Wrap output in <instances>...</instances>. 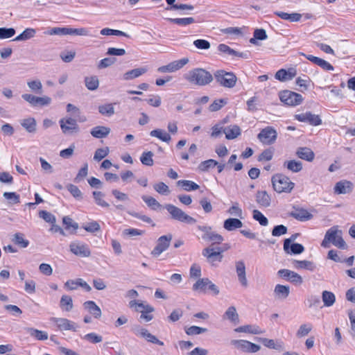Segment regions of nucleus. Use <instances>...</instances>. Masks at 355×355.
<instances>
[{"mask_svg":"<svg viewBox=\"0 0 355 355\" xmlns=\"http://www.w3.org/2000/svg\"><path fill=\"white\" fill-rule=\"evenodd\" d=\"M67 35L88 36L89 31L86 28H73L67 27Z\"/></svg>","mask_w":355,"mask_h":355,"instance_id":"obj_52","label":"nucleus"},{"mask_svg":"<svg viewBox=\"0 0 355 355\" xmlns=\"http://www.w3.org/2000/svg\"><path fill=\"white\" fill-rule=\"evenodd\" d=\"M214 77L216 82L225 87L232 88L236 82V77L233 73L224 70L216 71L214 73Z\"/></svg>","mask_w":355,"mask_h":355,"instance_id":"obj_5","label":"nucleus"},{"mask_svg":"<svg viewBox=\"0 0 355 355\" xmlns=\"http://www.w3.org/2000/svg\"><path fill=\"white\" fill-rule=\"evenodd\" d=\"M172 238L171 234L160 236L157 240L156 246L152 250L151 254L154 257H159L163 252L168 248Z\"/></svg>","mask_w":355,"mask_h":355,"instance_id":"obj_8","label":"nucleus"},{"mask_svg":"<svg viewBox=\"0 0 355 355\" xmlns=\"http://www.w3.org/2000/svg\"><path fill=\"white\" fill-rule=\"evenodd\" d=\"M171 22L178 24L179 26H185L189 24L194 23L196 21L193 17H186V18H169L168 19Z\"/></svg>","mask_w":355,"mask_h":355,"instance_id":"obj_47","label":"nucleus"},{"mask_svg":"<svg viewBox=\"0 0 355 355\" xmlns=\"http://www.w3.org/2000/svg\"><path fill=\"white\" fill-rule=\"evenodd\" d=\"M150 135L157 137L162 141L168 143L171 140V135L162 129H155L150 132Z\"/></svg>","mask_w":355,"mask_h":355,"instance_id":"obj_33","label":"nucleus"},{"mask_svg":"<svg viewBox=\"0 0 355 355\" xmlns=\"http://www.w3.org/2000/svg\"><path fill=\"white\" fill-rule=\"evenodd\" d=\"M98 112L105 116H112L114 114V108L112 103L102 105L98 107Z\"/></svg>","mask_w":355,"mask_h":355,"instance_id":"obj_49","label":"nucleus"},{"mask_svg":"<svg viewBox=\"0 0 355 355\" xmlns=\"http://www.w3.org/2000/svg\"><path fill=\"white\" fill-rule=\"evenodd\" d=\"M296 155L299 158L308 162H311L315 157L313 150L307 147L298 148L296 151Z\"/></svg>","mask_w":355,"mask_h":355,"instance_id":"obj_24","label":"nucleus"},{"mask_svg":"<svg viewBox=\"0 0 355 355\" xmlns=\"http://www.w3.org/2000/svg\"><path fill=\"white\" fill-rule=\"evenodd\" d=\"M290 216L300 221H307L313 218V216L307 209L304 208H294Z\"/></svg>","mask_w":355,"mask_h":355,"instance_id":"obj_15","label":"nucleus"},{"mask_svg":"<svg viewBox=\"0 0 355 355\" xmlns=\"http://www.w3.org/2000/svg\"><path fill=\"white\" fill-rule=\"evenodd\" d=\"M51 320L57 325L60 331H76L78 326L76 323L67 318H53Z\"/></svg>","mask_w":355,"mask_h":355,"instance_id":"obj_12","label":"nucleus"},{"mask_svg":"<svg viewBox=\"0 0 355 355\" xmlns=\"http://www.w3.org/2000/svg\"><path fill=\"white\" fill-rule=\"evenodd\" d=\"M36 31L34 28H26L21 34L17 36L13 41H25L35 36Z\"/></svg>","mask_w":355,"mask_h":355,"instance_id":"obj_38","label":"nucleus"},{"mask_svg":"<svg viewBox=\"0 0 355 355\" xmlns=\"http://www.w3.org/2000/svg\"><path fill=\"white\" fill-rule=\"evenodd\" d=\"M15 34V30L13 28H0V39L12 37Z\"/></svg>","mask_w":355,"mask_h":355,"instance_id":"obj_62","label":"nucleus"},{"mask_svg":"<svg viewBox=\"0 0 355 355\" xmlns=\"http://www.w3.org/2000/svg\"><path fill=\"white\" fill-rule=\"evenodd\" d=\"M62 223L64 225L65 230H69L71 228L73 229L71 233H75L78 228V224L74 222L69 216L63 217Z\"/></svg>","mask_w":355,"mask_h":355,"instance_id":"obj_44","label":"nucleus"},{"mask_svg":"<svg viewBox=\"0 0 355 355\" xmlns=\"http://www.w3.org/2000/svg\"><path fill=\"white\" fill-rule=\"evenodd\" d=\"M207 331V329L198 326H191L185 329V332L189 336L198 335Z\"/></svg>","mask_w":355,"mask_h":355,"instance_id":"obj_54","label":"nucleus"},{"mask_svg":"<svg viewBox=\"0 0 355 355\" xmlns=\"http://www.w3.org/2000/svg\"><path fill=\"white\" fill-rule=\"evenodd\" d=\"M224 134L227 139H234L241 134V128L236 125H230L224 128Z\"/></svg>","mask_w":355,"mask_h":355,"instance_id":"obj_25","label":"nucleus"},{"mask_svg":"<svg viewBox=\"0 0 355 355\" xmlns=\"http://www.w3.org/2000/svg\"><path fill=\"white\" fill-rule=\"evenodd\" d=\"M85 83L89 90L94 91L98 87L99 80L96 76L85 77Z\"/></svg>","mask_w":355,"mask_h":355,"instance_id":"obj_39","label":"nucleus"},{"mask_svg":"<svg viewBox=\"0 0 355 355\" xmlns=\"http://www.w3.org/2000/svg\"><path fill=\"white\" fill-rule=\"evenodd\" d=\"M274 14L281 19L289 21L291 22L299 21L302 18V15L296 12L289 14L282 11H275Z\"/></svg>","mask_w":355,"mask_h":355,"instance_id":"obj_27","label":"nucleus"},{"mask_svg":"<svg viewBox=\"0 0 355 355\" xmlns=\"http://www.w3.org/2000/svg\"><path fill=\"white\" fill-rule=\"evenodd\" d=\"M243 226V223L238 218H230L224 221L223 227L227 231H234L236 229L241 228Z\"/></svg>","mask_w":355,"mask_h":355,"instance_id":"obj_29","label":"nucleus"},{"mask_svg":"<svg viewBox=\"0 0 355 355\" xmlns=\"http://www.w3.org/2000/svg\"><path fill=\"white\" fill-rule=\"evenodd\" d=\"M153 188L157 193L161 195L168 196L171 193L168 187L162 182L155 184L153 185Z\"/></svg>","mask_w":355,"mask_h":355,"instance_id":"obj_50","label":"nucleus"},{"mask_svg":"<svg viewBox=\"0 0 355 355\" xmlns=\"http://www.w3.org/2000/svg\"><path fill=\"white\" fill-rule=\"evenodd\" d=\"M216 165H218V162L212 159L202 162L199 166L198 168L199 170L202 171H207L211 168L215 167Z\"/></svg>","mask_w":355,"mask_h":355,"instance_id":"obj_57","label":"nucleus"},{"mask_svg":"<svg viewBox=\"0 0 355 355\" xmlns=\"http://www.w3.org/2000/svg\"><path fill=\"white\" fill-rule=\"evenodd\" d=\"M109 152L108 147L98 148L94 153V159L99 162L105 158L109 154Z\"/></svg>","mask_w":355,"mask_h":355,"instance_id":"obj_58","label":"nucleus"},{"mask_svg":"<svg viewBox=\"0 0 355 355\" xmlns=\"http://www.w3.org/2000/svg\"><path fill=\"white\" fill-rule=\"evenodd\" d=\"M83 339L96 344L101 343L103 340V337L96 333H89L84 336Z\"/></svg>","mask_w":355,"mask_h":355,"instance_id":"obj_64","label":"nucleus"},{"mask_svg":"<svg viewBox=\"0 0 355 355\" xmlns=\"http://www.w3.org/2000/svg\"><path fill=\"white\" fill-rule=\"evenodd\" d=\"M202 255L206 257L209 262L221 261L223 255L220 251H214V248H207L202 250Z\"/></svg>","mask_w":355,"mask_h":355,"instance_id":"obj_20","label":"nucleus"},{"mask_svg":"<svg viewBox=\"0 0 355 355\" xmlns=\"http://www.w3.org/2000/svg\"><path fill=\"white\" fill-rule=\"evenodd\" d=\"M141 198L146 202V204L153 210H156L162 206L160 203L153 197L142 196Z\"/></svg>","mask_w":355,"mask_h":355,"instance_id":"obj_46","label":"nucleus"},{"mask_svg":"<svg viewBox=\"0 0 355 355\" xmlns=\"http://www.w3.org/2000/svg\"><path fill=\"white\" fill-rule=\"evenodd\" d=\"M290 294V287L282 284H277L274 289L275 297L278 300H285Z\"/></svg>","mask_w":355,"mask_h":355,"instance_id":"obj_22","label":"nucleus"},{"mask_svg":"<svg viewBox=\"0 0 355 355\" xmlns=\"http://www.w3.org/2000/svg\"><path fill=\"white\" fill-rule=\"evenodd\" d=\"M83 306L95 318H100L102 314L100 307L94 301H87L84 302Z\"/></svg>","mask_w":355,"mask_h":355,"instance_id":"obj_21","label":"nucleus"},{"mask_svg":"<svg viewBox=\"0 0 355 355\" xmlns=\"http://www.w3.org/2000/svg\"><path fill=\"white\" fill-rule=\"evenodd\" d=\"M146 67H139L136 68L130 71H126L123 74V80H133L136 78H138L147 71Z\"/></svg>","mask_w":355,"mask_h":355,"instance_id":"obj_23","label":"nucleus"},{"mask_svg":"<svg viewBox=\"0 0 355 355\" xmlns=\"http://www.w3.org/2000/svg\"><path fill=\"white\" fill-rule=\"evenodd\" d=\"M256 201L260 206L268 207L270 205L271 200L266 191H261L257 193Z\"/></svg>","mask_w":355,"mask_h":355,"instance_id":"obj_26","label":"nucleus"},{"mask_svg":"<svg viewBox=\"0 0 355 355\" xmlns=\"http://www.w3.org/2000/svg\"><path fill=\"white\" fill-rule=\"evenodd\" d=\"M302 55L305 56L309 61L318 65L319 67H320L321 68H322L324 70H327V71H333L334 70V67L330 63H329L328 62H327L326 60H324L320 58H318V57H316V56H314L312 55H306L304 53H302Z\"/></svg>","mask_w":355,"mask_h":355,"instance_id":"obj_17","label":"nucleus"},{"mask_svg":"<svg viewBox=\"0 0 355 355\" xmlns=\"http://www.w3.org/2000/svg\"><path fill=\"white\" fill-rule=\"evenodd\" d=\"M60 306L66 311H70L73 309L72 298L67 295H62L60 299Z\"/></svg>","mask_w":355,"mask_h":355,"instance_id":"obj_40","label":"nucleus"},{"mask_svg":"<svg viewBox=\"0 0 355 355\" xmlns=\"http://www.w3.org/2000/svg\"><path fill=\"white\" fill-rule=\"evenodd\" d=\"M39 216L44 220L46 223L51 224H54L56 221L55 216L47 211H40L39 212Z\"/></svg>","mask_w":355,"mask_h":355,"instance_id":"obj_60","label":"nucleus"},{"mask_svg":"<svg viewBox=\"0 0 355 355\" xmlns=\"http://www.w3.org/2000/svg\"><path fill=\"white\" fill-rule=\"evenodd\" d=\"M62 132L64 135L78 133L79 132V126L75 119L71 117L62 118L59 121Z\"/></svg>","mask_w":355,"mask_h":355,"instance_id":"obj_7","label":"nucleus"},{"mask_svg":"<svg viewBox=\"0 0 355 355\" xmlns=\"http://www.w3.org/2000/svg\"><path fill=\"white\" fill-rule=\"evenodd\" d=\"M227 101L226 99L220 98L215 100L209 107L210 112H216L220 110L223 106L227 104Z\"/></svg>","mask_w":355,"mask_h":355,"instance_id":"obj_53","label":"nucleus"},{"mask_svg":"<svg viewBox=\"0 0 355 355\" xmlns=\"http://www.w3.org/2000/svg\"><path fill=\"white\" fill-rule=\"evenodd\" d=\"M284 166L286 167L287 169L293 172L297 173L302 169V163L300 161L290 160L284 163Z\"/></svg>","mask_w":355,"mask_h":355,"instance_id":"obj_36","label":"nucleus"},{"mask_svg":"<svg viewBox=\"0 0 355 355\" xmlns=\"http://www.w3.org/2000/svg\"><path fill=\"white\" fill-rule=\"evenodd\" d=\"M277 275L295 285H301L303 282V279L299 274L288 269L279 270L277 272Z\"/></svg>","mask_w":355,"mask_h":355,"instance_id":"obj_13","label":"nucleus"},{"mask_svg":"<svg viewBox=\"0 0 355 355\" xmlns=\"http://www.w3.org/2000/svg\"><path fill=\"white\" fill-rule=\"evenodd\" d=\"M279 98L282 102L289 106H297L304 100L301 94L289 90L281 92Z\"/></svg>","mask_w":355,"mask_h":355,"instance_id":"obj_6","label":"nucleus"},{"mask_svg":"<svg viewBox=\"0 0 355 355\" xmlns=\"http://www.w3.org/2000/svg\"><path fill=\"white\" fill-rule=\"evenodd\" d=\"M154 308L151 306H146V309L141 311L140 319L145 320L146 322L150 321L153 316L150 314L154 311Z\"/></svg>","mask_w":355,"mask_h":355,"instance_id":"obj_56","label":"nucleus"},{"mask_svg":"<svg viewBox=\"0 0 355 355\" xmlns=\"http://www.w3.org/2000/svg\"><path fill=\"white\" fill-rule=\"evenodd\" d=\"M322 300L324 306H331L336 302L335 295L330 291H324L322 293Z\"/></svg>","mask_w":355,"mask_h":355,"instance_id":"obj_35","label":"nucleus"},{"mask_svg":"<svg viewBox=\"0 0 355 355\" xmlns=\"http://www.w3.org/2000/svg\"><path fill=\"white\" fill-rule=\"evenodd\" d=\"M218 50L223 53L228 54L232 56H239L242 57L243 53H239L234 49H231L229 46L225 44H220L218 46Z\"/></svg>","mask_w":355,"mask_h":355,"instance_id":"obj_43","label":"nucleus"},{"mask_svg":"<svg viewBox=\"0 0 355 355\" xmlns=\"http://www.w3.org/2000/svg\"><path fill=\"white\" fill-rule=\"evenodd\" d=\"M296 76V71L294 69H288L286 70L284 69L278 70L275 73V78L280 81H286L292 80Z\"/></svg>","mask_w":355,"mask_h":355,"instance_id":"obj_18","label":"nucleus"},{"mask_svg":"<svg viewBox=\"0 0 355 355\" xmlns=\"http://www.w3.org/2000/svg\"><path fill=\"white\" fill-rule=\"evenodd\" d=\"M193 45L198 49L207 50L210 48V42L206 40L198 39L193 41Z\"/></svg>","mask_w":355,"mask_h":355,"instance_id":"obj_63","label":"nucleus"},{"mask_svg":"<svg viewBox=\"0 0 355 355\" xmlns=\"http://www.w3.org/2000/svg\"><path fill=\"white\" fill-rule=\"evenodd\" d=\"M253 218L262 226H266L268 224V218L259 210L254 209L253 211Z\"/></svg>","mask_w":355,"mask_h":355,"instance_id":"obj_55","label":"nucleus"},{"mask_svg":"<svg viewBox=\"0 0 355 355\" xmlns=\"http://www.w3.org/2000/svg\"><path fill=\"white\" fill-rule=\"evenodd\" d=\"M274 154V150L272 148H268L263 150L258 157L259 162L262 161H270L272 159Z\"/></svg>","mask_w":355,"mask_h":355,"instance_id":"obj_61","label":"nucleus"},{"mask_svg":"<svg viewBox=\"0 0 355 355\" xmlns=\"http://www.w3.org/2000/svg\"><path fill=\"white\" fill-rule=\"evenodd\" d=\"M153 153L151 151L144 152L140 157V161L144 165L151 166L153 165Z\"/></svg>","mask_w":355,"mask_h":355,"instance_id":"obj_48","label":"nucleus"},{"mask_svg":"<svg viewBox=\"0 0 355 355\" xmlns=\"http://www.w3.org/2000/svg\"><path fill=\"white\" fill-rule=\"evenodd\" d=\"M12 241L20 246L21 248H26L29 245V241L24 238V234L20 232L15 233L13 236Z\"/></svg>","mask_w":355,"mask_h":355,"instance_id":"obj_41","label":"nucleus"},{"mask_svg":"<svg viewBox=\"0 0 355 355\" xmlns=\"http://www.w3.org/2000/svg\"><path fill=\"white\" fill-rule=\"evenodd\" d=\"M295 118L299 121L307 122L313 126H317L322 123V120L319 115L312 114L311 112L296 114Z\"/></svg>","mask_w":355,"mask_h":355,"instance_id":"obj_14","label":"nucleus"},{"mask_svg":"<svg viewBox=\"0 0 355 355\" xmlns=\"http://www.w3.org/2000/svg\"><path fill=\"white\" fill-rule=\"evenodd\" d=\"M177 185L186 191H195L199 189V185L191 180H181L177 182Z\"/></svg>","mask_w":355,"mask_h":355,"instance_id":"obj_32","label":"nucleus"},{"mask_svg":"<svg viewBox=\"0 0 355 355\" xmlns=\"http://www.w3.org/2000/svg\"><path fill=\"white\" fill-rule=\"evenodd\" d=\"M277 137L276 130L272 127L263 128L258 135L259 139L263 144H273Z\"/></svg>","mask_w":355,"mask_h":355,"instance_id":"obj_11","label":"nucleus"},{"mask_svg":"<svg viewBox=\"0 0 355 355\" xmlns=\"http://www.w3.org/2000/svg\"><path fill=\"white\" fill-rule=\"evenodd\" d=\"M146 306H150L149 304H144L142 302H139L135 300H131L129 302V307L134 309L137 312H140L146 309Z\"/></svg>","mask_w":355,"mask_h":355,"instance_id":"obj_59","label":"nucleus"},{"mask_svg":"<svg viewBox=\"0 0 355 355\" xmlns=\"http://www.w3.org/2000/svg\"><path fill=\"white\" fill-rule=\"evenodd\" d=\"M223 319H227L231 321L234 324L239 322V315L236 312V308L233 306H230L223 315Z\"/></svg>","mask_w":355,"mask_h":355,"instance_id":"obj_30","label":"nucleus"},{"mask_svg":"<svg viewBox=\"0 0 355 355\" xmlns=\"http://www.w3.org/2000/svg\"><path fill=\"white\" fill-rule=\"evenodd\" d=\"M294 263L296 268H304L311 271H313L315 269V265L310 261H295Z\"/></svg>","mask_w":355,"mask_h":355,"instance_id":"obj_42","label":"nucleus"},{"mask_svg":"<svg viewBox=\"0 0 355 355\" xmlns=\"http://www.w3.org/2000/svg\"><path fill=\"white\" fill-rule=\"evenodd\" d=\"M189 58H184L178 60L170 62L167 65L159 67L157 71L159 73H171L182 69L189 62Z\"/></svg>","mask_w":355,"mask_h":355,"instance_id":"obj_10","label":"nucleus"},{"mask_svg":"<svg viewBox=\"0 0 355 355\" xmlns=\"http://www.w3.org/2000/svg\"><path fill=\"white\" fill-rule=\"evenodd\" d=\"M165 209L173 220L187 224H195L196 223V220L194 218L189 216L181 209L173 205L167 204L165 205Z\"/></svg>","mask_w":355,"mask_h":355,"instance_id":"obj_4","label":"nucleus"},{"mask_svg":"<svg viewBox=\"0 0 355 355\" xmlns=\"http://www.w3.org/2000/svg\"><path fill=\"white\" fill-rule=\"evenodd\" d=\"M21 125L28 132H35L36 130V121L33 118L24 119Z\"/></svg>","mask_w":355,"mask_h":355,"instance_id":"obj_45","label":"nucleus"},{"mask_svg":"<svg viewBox=\"0 0 355 355\" xmlns=\"http://www.w3.org/2000/svg\"><path fill=\"white\" fill-rule=\"evenodd\" d=\"M110 128L106 126L103 125H97L94 127L91 131L90 134L92 136L96 139H103L107 137V135L110 133Z\"/></svg>","mask_w":355,"mask_h":355,"instance_id":"obj_19","label":"nucleus"},{"mask_svg":"<svg viewBox=\"0 0 355 355\" xmlns=\"http://www.w3.org/2000/svg\"><path fill=\"white\" fill-rule=\"evenodd\" d=\"M353 184L347 180L338 182L334 187V192L337 194L349 193L352 191Z\"/></svg>","mask_w":355,"mask_h":355,"instance_id":"obj_16","label":"nucleus"},{"mask_svg":"<svg viewBox=\"0 0 355 355\" xmlns=\"http://www.w3.org/2000/svg\"><path fill=\"white\" fill-rule=\"evenodd\" d=\"M202 239L206 241H210L213 243H220L223 241V237L218 234L210 231L207 234H203Z\"/></svg>","mask_w":355,"mask_h":355,"instance_id":"obj_34","label":"nucleus"},{"mask_svg":"<svg viewBox=\"0 0 355 355\" xmlns=\"http://www.w3.org/2000/svg\"><path fill=\"white\" fill-rule=\"evenodd\" d=\"M256 339L261 342L264 346L270 349H274L277 350L282 349L283 343L282 342L275 343L274 340L266 338H256Z\"/></svg>","mask_w":355,"mask_h":355,"instance_id":"obj_31","label":"nucleus"},{"mask_svg":"<svg viewBox=\"0 0 355 355\" xmlns=\"http://www.w3.org/2000/svg\"><path fill=\"white\" fill-rule=\"evenodd\" d=\"M331 243L340 249L347 248V245L342 237V231L339 230L337 226H334L326 232L321 246L329 248Z\"/></svg>","mask_w":355,"mask_h":355,"instance_id":"obj_1","label":"nucleus"},{"mask_svg":"<svg viewBox=\"0 0 355 355\" xmlns=\"http://www.w3.org/2000/svg\"><path fill=\"white\" fill-rule=\"evenodd\" d=\"M209 284H210V280L208 278L200 279L193 284V290L206 292L208 288Z\"/></svg>","mask_w":355,"mask_h":355,"instance_id":"obj_37","label":"nucleus"},{"mask_svg":"<svg viewBox=\"0 0 355 355\" xmlns=\"http://www.w3.org/2000/svg\"><path fill=\"white\" fill-rule=\"evenodd\" d=\"M104 194L101 191H94L93 196L96 203L103 207H108L110 205L103 200Z\"/></svg>","mask_w":355,"mask_h":355,"instance_id":"obj_51","label":"nucleus"},{"mask_svg":"<svg viewBox=\"0 0 355 355\" xmlns=\"http://www.w3.org/2000/svg\"><path fill=\"white\" fill-rule=\"evenodd\" d=\"M274 189L278 193H290L294 188L295 184L288 177L283 174H276L272 178Z\"/></svg>","mask_w":355,"mask_h":355,"instance_id":"obj_3","label":"nucleus"},{"mask_svg":"<svg viewBox=\"0 0 355 355\" xmlns=\"http://www.w3.org/2000/svg\"><path fill=\"white\" fill-rule=\"evenodd\" d=\"M184 78L190 83L205 86L211 83L213 76L210 72L202 68H195L184 74Z\"/></svg>","mask_w":355,"mask_h":355,"instance_id":"obj_2","label":"nucleus"},{"mask_svg":"<svg viewBox=\"0 0 355 355\" xmlns=\"http://www.w3.org/2000/svg\"><path fill=\"white\" fill-rule=\"evenodd\" d=\"M26 332L37 340H46L48 339V334L46 331L38 330L32 327L24 329Z\"/></svg>","mask_w":355,"mask_h":355,"instance_id":"obj_28","label":"nucleus"},{"mask_svg":"<svg viewBox=\"0 0 355 355\" xmlns=\"http://www.w3.org/2000/svg\"><path fill=\"white\" fill-rule=\"evenodd\" d=\"M69 248L73 254L78 257H89L91 255V251L88 245L80 241L71 243Z\"/></svg>","mask_w":355,"mask_h":355,"instance_id":"obj_9","label":"nucleus"}]
</instances>
